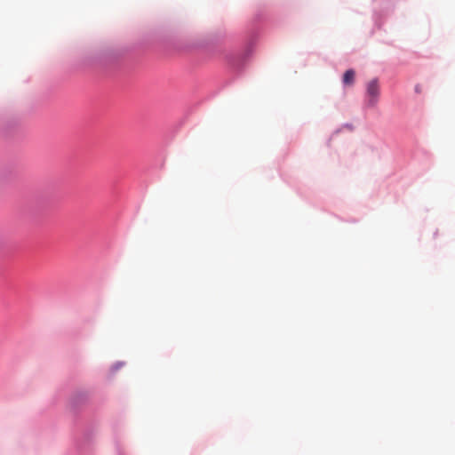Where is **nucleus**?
I'll return each mask as SVG.
<instances>
[{"mask_svg": "<svg viewBox=\"0 0 455 455\" xmlns=\"http://www.w3.org/2000/svg\"><path fill=\"white\" fill-rule=\"evenodd\" d=\"M124 366V363H117L116 365H115V370H118L119 368H122Z\"/></svg>", "mask_w": 455, "mask_h": 455, "instance_id": "7ed1b4c3", "label": "nucleus"}, {"mask_svg": "<svg viewBox=\"0 0 455 455\" xmlns=\"http://www.w3.org/2000/svg\"><path fill=\"white\" fill-rule=\"evenodd\" d=\"M379 84L378 79H372L367 84L366 87V103L368 107H374L379 97Z\"/></svg>", "mask_w": 455, "mask_h": 455, "instance_id": "f257e3e1", "label": "nucleus"}, {"mask_svg": "<svg viewBox=\"0 0 455 455\" xmlns=\"http://www.w3.org/2000/svg\"><path fill=\"white\" fill-rule=\"evenodd\" d=\"M415 91H416L417 92H420V86H419V85H416V87H415Z\"/></svg>", "mask_w": 455, "mask_h": 455, "instance_id": "20e7f679", "label": "nucleus"}, {"mask_svg": "<svg viewBox=\"0 0 455 455\" xmlns=\"http://www.w3.org/2000/svg\"><path fill=\"white\" fill-rule=\"evenodd\" d=\"M355 73L353 69H348L343 76V84L345 85H352L355 82Z\"/></svg>", "mask_w": 455, "mask_h": 455, "instance_id": "f03ea898", "label": "nucleus"}]
</instances>
